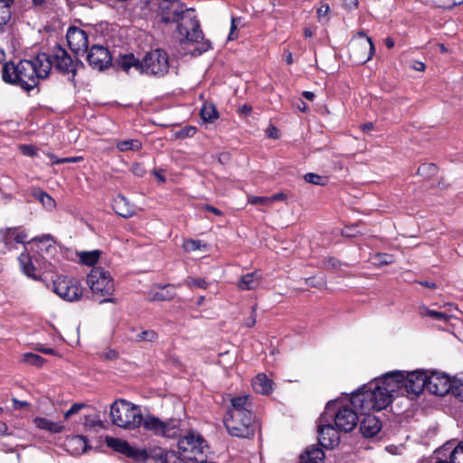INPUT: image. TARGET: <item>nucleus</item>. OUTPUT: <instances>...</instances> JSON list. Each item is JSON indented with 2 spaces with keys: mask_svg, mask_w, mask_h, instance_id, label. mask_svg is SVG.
Instances as JSON below:
<instances>
[{
  "mask_svg": "<svg viewBox=\"0 0 463 463\" xmlns=\"http://www.w3.org/2000/svg\"><path fill=\"white\" fill-rule=\"evenodd\" d=\"M110 418L113 424L126 430H134L142 425L146 430L156 436L176 438L181 434L180 419L162 420L151 414L143 417L137 405L124 399L117 400L111 404Z\"/></svg>",
  "mask_w": 463,
  "mask_h": 463,
  "instance_id": "1",
  "label": "nucleus"
},
{
  "mask_svg": "<svg viewBox=\"0 0 463 463\" xmlns=\"http://www.w3.org/2000/svg\"><path fill=\"white\" fill-rule=\"evenodd\" d=\"M159 9L164 23L178 24L177 33L180 42L187 41L201 43V47L196 49L199 54L211 48L210 42L201 43L203 40V34L194 9L184 8V5L178 0H161Z\"/></svg>",
  "mask_w": 463,
  "mask_h": 463,
  "instance_id": "2",
  "label": "nucleus"
},
{
  "mask_svg": "<svg viewBox=\"0 0 463 463\" xmlns=\"http://www.w3.org/2000/svg\"><path fill=\"white\" fill-rule=\"evenodd\" d=\"M398 382L399 380H392L386 373L353 392L351 405L361 413L371 410H383L391 403L394 394H397Z\"/></svg>",
  "mask_w": 463,
  "mask_h": 463,
  "instance_id": "3",
  "label": "nucleus"
},
{
  "mask_svg": "<svg viewBox=\"0 0 463 463\" xmlns=\"http://www.w3.org/2000/svg\"><path fill=\"white\" fill-rule=\"evenodd\" d=\"M49 73L50 63L46 53H40L33 60H22L18 63L6 62L2 67L3 80L16 84L26 91L34 89Z\"/></svg>",
  "mask_w": 463,
  "mask_h": 463,
  "instance_id": "4",
  "label": "nucleus"
},
{
  "mask_svg": "<svg viewBox=\"0 0 463 463\" xmlns=\"http://www.w3.org/2000/svg\"><path fill=\"white\" fill-rule=\"evenodd\" d=\"M183 421L181 420V426ZM183 429L181 428V432ZM182 433L175 439L180 438L178 440V449L180 455L189 461H199L200 458H204L209 447L206 440L203 436L194 430L186 432L183 437Z\"/></svg>",
  "mask_w": 463,
  "mask_h": 463,
  "instance_id": "5",
  "label": "nucleus"
},
{
  "mask_svg": "<svg viewBox=\"0 0 463 463\" xmlns=\"http://www.w3.org/2000/svg\"><path fill=\"white\" fill-rule=\"evenodd\" d=\"M392 380H399L397 395L407 394L419 395L426 389L427 373L416 370L412 372L392 371L388 373Z\"/></svg>",
  "mask_w": 463,
  "mask_h": 463,
  "instance_id": "6",
  "label": "nucleus"
},
{
  "mask_svg": "<svg viewBox=\"0 0 463 463\" xmlns=\"http://www.w3.org/2000/svg\"><path fill=\"white\" fill-rule=\"evenodd\" d=\"M326 416L334 418L335 427L344 432L352 431L357 425V411L350 405H341L338 401H331L326 404L323 419Z\"/></svg>",
  "mask_w": 463,
  "mask_h": 463,
  "instance_id": "7",
  "label": "nucleus"
},
{
  "mask_svg": "<svg viewBox=\"0 0 463 463\" xmlns=\"http://www.w3.org/2000/svg\"><path fill=\"white\" fill-rule=\"evenodd\" d=\"M87 283L94 295L104 297L103 299L99 300L100 304L115 301L112 298L115 286L108 271L101 268L92 269L87 277Z\"/></svg>",
  "mask_w": 463,
  "mask_h": 463,
  "instance_id": "8",
  "label": "nucleus"
},
{
  "mask_svg": "<svg viewBox=\"0 0 463 463\" xmlns=\"http://www.w3.org/2000/svg\"><path fill=\"white\" fill-rule=\"evenodd\" d=\"M224 424L228 432L234 437L250 438L255 432L252 412L226 414Z\"/></svg>",
  "mask_w": 463,
  "mask_h": 463,
  "instance_id": "9",
  "label": "nucleus"
},
{
  "mask_svg": "<svg viewBox=\"0 0 463 463\" xmlns=\"http://www.w3.org/2000/svg\"><path fill=\"white\" fill-rule=\"evenodd\" d=\"M141 73L154 76H164L169 69L167 53L156 49L147 52L141 61Z\"/></svg>",
  "mask_w": 463,
  "mask_h": 463,
  "instance_id": "10",
  "label": "nucleus"
},
{
  "mask_svg": "<svg viewBox=\"0 0 463 463\" xmlns=\"http://www.w3.org/2000/svg\"><path fill=\"white\" fill-rule=\"evenodd\" d=\"M50 63V71L54 68L63 75H71L73 79L76 75L78 61H74L65 49L60 45L54 46L50 55L47 54Z\"/></svg>",
  "mask_w": 463,
  "mask_h": 463,
  "instance_id": "11",
  "label": "nucleus"
},
{
  "mask_svg": "<svg viewBox=\"0 0 463 463\" xmlns=\"http://www.w3.org/2000/svg\"><path fill=\"white\" fill-rule=\"evenodd\" d=\"M107 444L115 451L137 463H145L150 457L145 449L132 447L128 441L120 439L110 438L107 440Z\"/></svg>",
  "mask_w": 463,
  "mask_h": 463,
  "instance_id": "12",
  "label": "nucleus"
},
{
  "mask_svg": "<svg viewBox=\"0 0 463 463\" xmlns=\"http://www.w3.org/2000/svg\"><path fill=\"white\" fill-rule=\"evenodd\" d=\"M53 291L67 301L79 300L82 295L80 283L69 277H59L53 281Z\"/></svg>",
  "mask_w": 463,
  "mask_h": 463,
  "instance_id": "13",
  "label": "nucleus"
},
{
  "mask_svg": "<svg viewBox=\"0 0 463 463\" xmlns=\"http://www.w3.org/2000/svg\"><path fill=\"white\" fill-rule=\"evenodd\" d=\"M66 38L68 45L73 52L76 54L86 52L89 46V38L85 31L71 26L68 29Z\"/></svg>",
  "mask_w": 463,
  "mask_h": 463,
  "instance_id": "14",
  "label": "nucleus"
},
{
  "mask_svg": "<svg viewBox=\"0 0 463 463\" xmlns=\"http://www.w3.org/2000/svg\"><path fill=\"white\" fill-rule=\"evenodd\" d=\"M111 60L109 50L101 45H93L87 55L90 66L98 71L108 68L111 64Z\"/></svg>",
  "mask_w": 463,
  "mask_h": 463,
  "instance_id": "15",
  "label": "nucleus"
},
{
  "mask_svg": "<svg viewBox=\"0 0 463 463\" xmlns=\"http://www.w3.org/2000/svg\"><path fill=\"white\" fill-rule=\"evenodd\" d=\"M426 389L438 396H444L450 392L451 381L449 376L433 373L431 375H427Z\"/></svg>",
  "mask_w": 463,
  "mask_h": 463,
  "instance_id": "16",
  "label": "nucleus"
},
{
  "mask_svg": "<svg viewBox=\"0 0 463 463\" xmlns=\"http://www.w3.org/2000/svg\"><path fill=\"white\" fill-rule=\"evenodd\" d=\"M437 453L435 463H463V442H459L455 448L447 443Z\"/></svg>",
  "mask_w": 463,
  "mask_h": 463,
  "instance_id": "17",
  "label": "nucleus"
},
{
  "mask_svg": "<svg viewBox=\"0 0 463 463\" xmlns=\"http://www.w3.org/2000/svg\"><path fill=\"white\" fill-rule=\"evenodd\" d=\"M339 430L332 424H322L318 427L319 444L326 449H333L340 441Z\"/></svg>",
  "mask_w": 463,
  "mask_h": 463,
  "instance_id": "18",
  "label": "nucleus"
},
{
  "mask_svg": "<svg viewBox=\"0 0 463 463\" xmlns=\"http://www.w3.org/2000/svg\"><path fill=\"white\" fill-rule=\"evenodd\" d=\"M382 430V423L377 417L365 414L360 422V431L365 438H373Z\"/></svg>",
  "mask_w": 463,
  "mask_h": 463,
  "instance_id": "19",
  "label": "nucleus"
},
{
  "mask_svg": "<svg viewBox=\"0 0 463 463\" xmlns=\"http://www.w3.org/2000/svg\"><path fill=\"white\" fill-rule=\"evenodd\" d=\"M112 207L117 214L123 218H129L135 214V207L123 195H118Z\"/></svg>",
  "mask_w": 463,
  "mask_h": 463,
  "instance_id": "20",
  "label": "nucleus"
},
{
  "mask_svg": "<svg viewBox=\"0 0 463 463\" xmlns=\"http://www.w3.org/2000/svg\"><path fill=\"white\" fill-rule=\"evenodd\" d=\"M325 453L317 445L307 447L300 455V463H324Z\"/></svg>",
  "mask_w": 463,
  "mask_h": 463,
  "instance_id": "21",
  "label": "nucleus"
},
{
  "mask_svg": "<svg viewBox=\"0 0 463 463\" xmlns=\"http://www.w3.org/2000/svg\"><path fill=\"white\" fill-rule=\"evenodd\" d=\"M151 457L161 463H188L187 458L178 456L174 450H164L158 449L154 451V454Z\"/></svg>",
  "mask_w": 463,
  "mask_h": 463,
  "instance_id": "22",
  "label": "nucleus"
},
{
  "mask_svg": "<svg viewBox=\"0 0 463 463\" xmlns=\"http://www.w3.org/2000/svg\"><path fill=\"white\" fill-rule=\"evenodd\" d=\"M151 457L161 463H188L187 458L178 456L174 450H164L158 449L154 451V454Z\"/></svg>",
  "mask_w": 463,
  "mask_h": 463,
  "instance_id": "23",
  "label": "nucleus"
},
{
  "mask_svg": "<svg viewBox=\"0 0 463 463\" xmlns=\"http://www.w3.org/2000/svg\"><path fill=\"white\" fill-rule=\"evenodd\" d=\"M247 395L233 397L231 399V407L227 414L251 412V405L248 402Z\"/></svg>",
  "mask_w": 463,
  "mask_h": 463,
  "instance_id": "24",
  "label": "nucleus"
},
{
  "mask_svg": "<svg viewBox=\"0 0 463 463\" xmlns=\"http://www.w3.org/2000/svg\"><path fill=\"white\" fill-rule=\"evenodd\" d=\"M260 276L257 272H250L241 276L237 283L241 290H252L259 287Z\"/></svg>",
  "mask_w": 463,
  "mask_h": 463,
  "instance_id": "25",
  "label": "nucleus"
},
{
  "mask_svg": "<svg viewBox=\"0 0 463 463\" xmlns=\"http://www.w3.org/2000/svg\"><path fill=\"white\" fill-rule=\"evenodd\" d=\"M252 387L258 393L267 395L272 391V382L264 373H259L252 380Z\"/></svg>",
  "mask_w": 463,
  "mask_h": 463,
  "instance_id": "26",
  "label": "nucleus"
},
{
  "mask_svg": "<svg viewBox=\"0 0 463 463\" xmlns=\"http://www.w3.org/2000/svg\"><path fill=\"white\" fill-rule=\"evenodd\" d=\"M34 425L41 430L51 433H60L63 430V426L58 422L52 421L43 417H36L33 420Z\"/></svg>",
  "mask_w": 463,
  "mask_h": 463,
  "instance_id": "27",
  "label": "nucleus"
},
{
  "mask_svg": "<svg viewBox=\"0 0 463 463\" xmlns=\"http://www.w3.org/2000/svg\"><path fill=\"white\" fill-rule=\"evenodd\" d=\"M360 49H364V50H367L368 49V53L366 56H363L361 58L358 59V61L359 62H366L367 61H369L373 53H374V51H375V48H374V45L373 43V41L370 37H366V41L364 43H352L351 45V50L354 53H355V52L357 51H360Z\"/></svg>",
  "mask_w": 463,
  "mask_h": 463,
  "instance_id": "28",
  "label": "nucleus"
},
{
  "mask_svg": "<svg viewBox=\"0 0 463 463\" xmlns=\"http://www.w3.org/2000/svg\"><path fill=\"white\" fill-rule=\"evenodd\" d=\"M118 64L126 72L134 68L141 73V61L137 59L132 53L121 56Z\"/></svg>",
  "mask_w": 463,
  "mask_h": 463,
  "instance_id": "29",
  "label": "nucleus"
},
{
  "mask_svg": "<svg viewBox=\"0 0 463 463\" xmlns=\"http://www.w3.org/2000/svg\"><path fill=\"white\" fill-rule=\"evenodd\" d=\"M19 262L23 272L29 278L35 280L39 279L35 274V267L33 266L32 260L28 254L22 253L19 257Z\"/></svg>",
  "mask_w": 463,
  "mask_h": 463,
  "instance_id": "30",
  "label": "nucleus"
},
{
  "mask_svg": "<svg viewBox=\"0 0 463 463\" xmlns=\"http://www.w3.org/2000/svg\"><path fill=\"white\" fill-rule=\"evenodd\" d=\"M200 115L203 121L212 123L218 118V111L213 103L205 102L201 108Z\"/></svg>",
  "mask_w": 463,
  "mask_h": 463,
  "instance_id": "31",
  "label": "nucleus"
},
{
  "mask_svg": "<svg viewBox=\"0 0 463 463\" xmlns=\"http://www.w3.org/2000/svg\"><path fill=\"white\" fill-rule=\"evenodd\" d=\"M119 152L138 151L142 148V143L138 139H126L116 143Z\"/></svg>",
  "mask_w": 463,
  "mask_h": 463,
  "instance_id": "32",
  "label": "nucleus"
},
{
  "mask_svg": "<svg viewBox=\"0 0 463 463\" xmlns=\"http://www.w3.org/2000/svg\"><path fill=\"white\" fill-rule=\"evenodd\" d=\"M13 4L5 3V0H0V32L8 24L11 19V6Z\"/></svg>",
  "mask_w": 463,
  "mask_h": 463,
  "instance_id": "33",
  "label": "nucleus"
},
{
  "mask_svg": "<svg viewBox=\"0 0 463 463\" xmlns=\"http://www.w3.org/2000/svg\"><path fill=\"white\" fill-rule=\"evenodd\" d=\"M32 195L42 203V204L46 208H52L54 206V200L43 190L40 188L33 189L32 191Z\"/></svg>",
  "mask_w": 463,
  "mask_h": 463,
  "instance_id": "34",
  "label": "nucleus"
},
{
  "mask_svg": "<svg viewBox=\"0 0 463 463\" xmlns=\"http://www.w3.org/2000/svg\"><path fill=\"white\" fill-rule=\"evenodd\" d=\"M420 315L421 317H429L432 319L443 322H448L449 319V316L446 313L431 310L425 306L420 307Z\"/></svg>",
  "mask_w": 463,
  "mask_h": 463,
  "instance_id": "35",
  "label": "nucleus"
},
{
  "mask_svg": "<svg viewBox=\"0 0 463 463\" xmlns=\"http://www.w3.org/2000/svg\"><path fill=\"white\" fill-rule=\"evenodd\" d=\"M99 256V250L83 251L80 254V259L83 264L92 266L98 262Z\"/></svg>",
  "mask_w": 463,
  "mask_h": 463,
  "instance_id": "36",
  "label": "nucleus"
},
{
  "mask_svg": "<svg viewBox=\"0 0 463 463\" xmlns=\"http://www.w3.org/2000/svg\"><path fill=\"white\" fill-rule=\"evenodd\" d=\"M167 288H175V286L168 284L162 287L161 291L153 294L152 300L165 301L173 299L175 296V293L174 291L165 290Z\"/></svg>",
  "mask_w": 463,
  "mask_h": 463,
  "instance_id": "37",
  "label": "nucleus"
},
{
  "mask_svg": "<svg viewBox=\"0 0 463 463\" xmlns=\"http://www.w3.org/2000/svg\"><path fill=\"white\" fill-rule=\"evenodd\" d=\"M394 261L392 255L387 253H375L372 257V262L373 265L382 267L389 265Z\"/></svg>",
  "mask_w": 463,
  "mask_h": 463,
  "instance_id": "38",
  "label": "nucleus"
},
{
  "mask_svg": "<svg viewBox=\"0 0 463 463\" xmlns=\"http://www.w3.org/2000/svg\"><path fill=\"white\" fill-rule=\"evenodd\" d=\"M15 233V228L0 229V242L10 249Z\"/></svg>",
  "mask_w": 463,
  "mask_h": 463,
  "instance_id": "39",
  "label": "nucleus"
},
{
  "mask_svg": "<svg viewBox=\"0 0 463 463\" xmlns=\"http://www.w3.org/2000/svg\"><path fill=\"white\" fill-rule=\"evenodd\" d=\"M304 179L307 183L317 184V185H326L327 183V178L326 176H321L314 173H307L304 175Z\"/></svg>",
  "mask_w": 463,
  "mask_h": 463,
  "instance_id": "40",
  "label": "nucleus"
},
{
  "mask_svg": "<svg viewBox=\"0 0 463 463\" xmlns=\"http://www.w3.org/2000/svg\"><path fill=\"white\" fill-rule=\"evenodd\" d=\"M24 361L31 365L42 366L44 363V358L33 353H26L24 354Z\"/></svg>",
  "mask_w": 463,
  "mask_h": 463,
  "instance_id": "41",
  "label": "nucleus"
},
{
  "mask_svg": "<svg viewBox=\"0 0 463 463\" xmlns=\"http://www.w3.org/2000/svg\"><path fill=\"white\" fill-rule=\"evenodd\" d=\"M197 132V128L193 126H186L182 129L176 131L175 133V137L176 138L184 139L188 137H193Z\"/></svg>",
  "mask_w": 463,
  "mask_h": 463,
  "instance_id": "42",
  "label": "nucleus"
},
{
  "mask_svg": "<svg viewBox=\"0 0 463 463\" xmlns=\"http://www.w3.org/2000/svg\"><path fill=\"white\" fill-rule=\"evenodd\" d=\"M184 248L186 251H194L202 248H206V245L199 240H188L184 241Z\"/></svg>",
  "mask_w": 463,
  "mask_h": 463,
  "instance_id": "43",
  "label": "nucleus"
},
{
  "mask_svg": "<svg viewBox=\"0 0 463 463\" xmlns=\"http://www.w3.org/2000/svg\"><path fill=\"white\" fill-rule=\"evenodd\" d=\"M47 156L52 160V165L64 164V163H77V162L82 160L81 156L64 157V158L59 159L53 154L48 153Z\"/></svg>",
  "mask_w": 463,
  "mask_h": 463,
  "instance_id": "44",
  "label": "nucleus"
},
{
  "mask_svg": "<svg viewBox=\"0 0 463 463\" xmlns=\"http://www.w3.org/2000/svg\"><path fill=\"white\" fill-rule=\"evenodd\" d=\"M248 203L253 205H265L270 206V200L269 196H248Z\"/></svg>",
  "mask_w": 463,
  "mask_h": 463,
  "instance_id": "45",
  "label": "nucleus"
},
{
  "mask_svg": "<svg viewBox=\"0 0 463 463\" xmlns=\"http://www.w3.org/2000/svg\"><path fill=\"white\" fill-rule=\"evenodd\" d=\"M342 263L334 257H328L323 260V267L327 269H338Z\"/></svg>",
  "mask_w": 463,
  "mask_h": 463,
  "instance_id": "46",
  "label": "nucleus"
},
{
  "mask_svg": "<svg viewBox=\"0 0 463 463\" xmlns=\"http://www.w3.org/2000/svg\"><path fill=\"white\" fill-rule=\"evenodd\" d=\"M157 338V335L153 330H146L137 335V339L139 341H148L153 342Z\"/></svg>",
  "mask_w": 463,
  "mask_h": 463,
  "instance_id": "47",
  "label": "nucleus"
},
{
  "mask_svg": "<svg viewBox=\"0 0 463 463\" xmlns=\"http://www.w3.org/2000/svg\"><path fill=\"white\" fill-rule=\"evenodd\" d=\"M186 285L189 288L196 287V288H206L208 286V283L203 279L190 278L187 280Z\"/></svg>",
  "mask_w": 463,
  "mask_h": 463,
  "instance_id": "48",
  "label": "nucleus"
},
{
  "mask_svg": "<svg viewBox=\"0 0 463 463\" xmlns=\"http://www.w3.org/2000/svg\"><path fill=\"white\" fill-rule=\"evenodd\" d=\"M21 152L28 156H35L37 155V148L33 145L20 146Z\"/></svg>",
  "mask_w": 463,
  "mask_h": 463,
  "instance_id": "49",
  "label": "nucleus"
},
{
  "mask_svg": "<svg viewBox=\"0 0 463 463\" xmlns=\"http://www.w3.org/2000/svg\"><path fill=\"white\" fill-rule=\"evenodd\" d=\"M15 228V233H14V240L17 242V243H22V244H25L27 243L26 241V239H27V234L23 230H20L19 228Z\"/></svg>",
  "mask_w": 463,
  "mask_h": 463,
  "instance_id": "50",
  "label": "nucleus"
},
{
  "mask_svg": "<svg viewBox=\"0 0 463 463\" xmlns=\"http://www.w3.org/2000/svg\"><path fill=\"white\" fill-rule=\"evenodd\" d=\"M436 170H437V167L435 165L427 164V165H420L418 169V173L420 175H424L426 173H428L430 175H434L436 173Z\"/></svg>",
  "mask_w": 463,
  "mask_h": 463,
  "instance_id": "51",
  "label": "nucleus"
},
{
  "mask_svg": "<svg viewBox=\"0 0 463 463\" xmlns=\"http://www.w3.org/2000/svg\"><path fill=\"white\" fill-rule=\"evenodd\" d=\"M85 407L84 403H74L71 407L64 413V418L68 419L71 415L76 414L80 411V409Z\"/></svg>",
  "mask_w": 463,
  "mask_h": 463,
  "instance_id": "52",
  "label": "nucleus"
},
{
  "mask_svg": "<svg viewBox=\"0 0 463 463\" xmlns=\"http://www.w3.org/2000/svg\"><path fill=\"white\" fill-rule=\"evenodd\" d=\"M256 306H253L251 307V315L250 317L247 318L245 323L247 327H252L256 324Z\"/></svg>",
  "mask_w": 463,
  "mask_h": 463,
  "instance_id": "53",
  "label": "nucleus"
},
{
  "mask_svg": "<svg viewBox=\"0 0 463 463\" xmlns=\"http://www.w3.org/2000/svg\"><path fill=\"white\" fill-rule=\"evenodd\" d=\"M269 197L270 200V204L274 202H282V201H286L288 199V195L282 192L274 194L273 195L269 196Z\"/></svg>",
  "mask_w": 463,
  "mask_h": 463,
  "instance_id": "54",
  "label": "nucleus"
},
{
  "mask_svg": "<svg viewBox=\"0 0 463 463\" xmlns=\"http://www.w3.org/2000/svg\"><path fill=\"white\" fill-rule=\"evenodd\" d=\"M463 4V0H449V2H444L440 4L442 8L444 9H451L456 5H459Z\"/></svg>",
  "mask_w": 463,
  "mask_h": 463,
  "instance_id": "55",
  "label": "nucleus"
},
{
  "mask_svg": "<svg viewBox=\"0 0 463 463\" xmlns=\"http://www.w3.org/2000/svg\"><path fill=\"white\" fill-rule=\"evenodd\" d=\"M343 5L345 8L351 11L357 7L358 0H343Z\"/></svg>",
  "mask_w": 463,
  "mask_h": 463,
  "instance_id": "56",
  "label": "nucleus"
},
{
  "mask_svg": "<svg viewBox=\"0 0 463 463\" xmlns=\"http://www.w3.org/2000/svg\"><path fill=\"white\" fill-rule=\"evenodd\" d=\"M32 241H38V242H50L53 241L52 237L50 234H44L39 237H34L32 239Z\"/></svg>",
  "mask_w": 463,
  "mask_h": 463,
  "instance_id": "57",
  "label": "nucleus"
},
{
  "mask_svg": "<svg viewBox=\"0 0 463 463\" xmlns=\"http://www.w3.org/2000/svg\"><path fill=\"white\" fill-rule=\"evenodd\" d=\"M329 5H321L319 8H317V16L319 18H322L324 16H326L327 14V13L329 12Z\"/></svg>",
  "mask_w": 463,
  "mask_h": 463,
  "instance_id": "58",
  "label": "nucleus"
},
{
  "mask_svg": "<svg viewBox=\"0 0 463 463\" xmlns=\"http://www.w3.org/2000/svg\"><path fill=\"white\" fill-rule=\"evenodd\" d=\"M133 173L137 176H142L145 173V170L140 164H134L133 165Z\"/></svg>",
  "mask_w": 463,
  "mask_h": 463,
  "instance_id": "59",
  "label": "nucleus"
},
{
  "mask_svg": "<svg viewBox=\"0 0 463 463\" xmlns=\"http://www.w3.org/2000/svg\"><path fill=\"white\" fill-rule=\"evenodd\" d=\"M52 0H32L33 5L37 8H43L47 4Z\"/></svg>",
  "mask_w": 463,
  "mask_h": 463,
  "instance_id": "60",
  "label": "nucleus"
},
{
  "mask_svg": "<svg viewBox=\"0 0 463 463\" xmlns=\"http://www.w3.org/2000/svg\"><path fill=\"white\" fill-rule=\"evenodd\" d=\"M14 408V409H23L27 408L29 406V403L27 402H21L17 399H13Z\"/></svg>",
  "mask_w": 463,
  "mask_h": 463,
  "instance_id": "61",
  "label": "nucleus"
},
{
  "mask_svg": "<svg viewBox=\"0 0 463 463\" xmlns=\"http://www.w3.org/2000/svg\"><path fill=\"white\" fill-rule=\"evenodd\" d=\"M153 174L155 175V177L157 179L158 182L160 183H165V178L163 175V171L160 170V169H154L153 171Z\"/></svg>",
  "mask_w": 463,
  "mask_h": 463,
  "instance_id": "62",
  "label": "nucleus"
},
{
  "mask_svg": "<svg viewBox=\"0 0 463 463\" xmlns=\"http://www.w3.org/2000/svg\"><path fill=\"white\" fill-rule=\"evenodd\" d=\"M103 357L107 360H114L118 357V353L115 350H109L104 353Z\"/></svg>",
  "mask_w": 463,
  "mask_h": 463,
  "instance_id": "63",
  "label": "nucleus"
},
{
  "mask_svg": "<svg viewBox=\"0 0 463 463\" xmlns=\"http://www.w3.org/2000/svg\"><path fill=\"white\" fill-rule=\"evenodd\" d=\"M413 70L417 71H423L425 70V64L419 61H414L412 63Z\"/></svg>",
  "mask_w": 463,
  "mask_h": 463,
  "instance_id": "64",
  "label": "nucleus"
}]
</instances>
